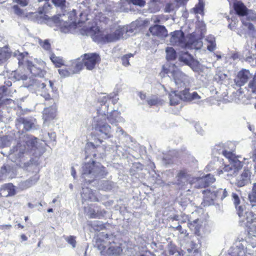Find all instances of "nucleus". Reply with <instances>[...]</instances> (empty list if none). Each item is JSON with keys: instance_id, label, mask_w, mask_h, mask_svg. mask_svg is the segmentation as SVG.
Listing matches in <instances>:
<instances>
[{"instance_id": "b1692460", "label": "nucleus", "mask_w": 256, "mask_h": 256, "mask_svg": "<svg viewBox=\"0 0 256 256\" xmlns=\"http://www.w3.org/2000/svg\"><path fill=\"white\" fill-rule=\"evenodd\" d=\"M183 101L191 102L194 101L195 102H200L202 96H200L196 92L192 93L189 92V88H186L184 90Z\"/></svg>"}, {"instance_id": "5fc2aeb1", "label": "nucleus", "mask_w": 256, "mask_h": 256, "mask_svg": "<svg viewBox=\"0 0 256 256\" xmlns=\"http://www.w3.org/2000/svg\"><path fill=\"white\" fill-rule=\"evenodd\" d=\"M13 55L18 60L19 65L23 64V60L24 58V54L20 53L18 51H16L13 52Z\"/></svg>"}, {"instance_id": "2f4dec72", "label": "nucleus", "mask_w": 256, "mask_h": 256, "mask_svg": "<svg viewBox=\"0 0 256 256\" xmlns=\"http://www.w3.org/2000/svg\"><path fill=\"white\" fill-rule=\"evenodd\" d=\"M250 76V72L248 70H242L240 71L238 74L239 80L237 82V84L240 86L244 85L248 82Z\"/></svg>"}, {"instance_id": "f704fd0d", "label": "nucleus", "mask_w": 256, "mask_h": 256, "mask_svg": "<svg viewBox=\"0 0 256 256\" xmlns=\"http://www.w3.org/2000/svg\"><path fill=\"white\" fill-rule=\"evenodd\" d=\"M200 220L198 218H196L194 220H190L188 222L187 226L192 230H194L195 232H198L200 227Z\"/></svg>"}, {"instance_id": "72a5a7b5", "label": "nucleus", "mask_w": 256, "mask_h": 256, "mask_svg": "<svg viewBox=\"0 0 256 256\" xmlns=\"http://www.w3.org/2000/svg\"><path fill=\"white\" fill-rule=\"evenodd\" d=\"M202 46V42L200 40H190L186 41V46L185 48L188 49H200Z\"/></svg>"}, {"instance_id": "4468645a", "label": "nucleus", "mask_w": 256, "mask_h": 256, "mask_svg": "<svg viewBox=\"0 0 256 256\" xmlns=\"http://www.w3.org/2000/svg\"><path fill=\"white\" fill-rule=\"evenodd\" d=\"M16 126L18 129H20L22 126L23 129L26 131L34 130L40 128L36 119L26 118L22 117H20L16 120Z\"/></svg>"}, {"instance_id": "9b49d317", "label": "nucleus", "mask_w": 256, "mask_h": 256, "mask_svg": "<svg viewBox=\"0 0 256 256\" xmlns=\"http://www.w3.org/2000/svg\"><path fill=\"white\" fill-rule=\"evenodd\" d=\"M112 242H114L113 236L102 233L98 236L94 246L100 250L101 254H106V249H108Z\"/></svg>"}, {"instance_id": "6ab92c4d", "label": "nucleus", "mask_w": 256, "mask_h": 256, "mask_svg": "<svg viewBox=\"0 0 256 256\" xmlns=\"http://www.w3.org/2000/svg\"><path fill=\"white\" fill-rule=\"evenodd\" d=\"M251 172L248 168H244L242 173L237 176L236 184L242 187L250 183Z\"/></svg>"}, {"instance_id": "c756f323", "label": "nucleus", "mask_w": 256, "mask_h": 256, "mask_svg": "<svg viewBox=\"0 0 256 256\" xmlns=\"http://www.w3.org/2000/svg\"><path fill=\"white\" fill-rule=\"evenodd\" d=\"M81 196L82 199L85 201H96L97 200L92 190L88 188H82Z\"/></svg>"}, {"instance_id": "473e14b6", "label": "nucleus", "mask_w": 256, "mask_h": 256, "mask_svg": "<svg viewBox=\"0 0 256 256\" xmlns=\"http://www.w3.org/2000/svg\"><path fill=\"white\" fill-rule=\"evenodd\" d=\"M38 179L39 176L38 174H36L32 178H30V179L21 182L19 184V186L21 189H26L36 184Z\"/></svg>"}, {"instance_id": "2eb2a0df", "label": "nucleus", "mask_w": 256, "mask_h": 256, "mask_svg": "<svg viewBox=\"0 0 256 256\" xmlns=\"http://www.w3.org/2000/svg\"><path fill=\"white\" fill-rule=\"evenodd\" d=\"M131 248H128L124 247V248H122L114 242H112L110 246L106 249V254L114 256H131Z\"/></svg>"}, {"instance_id": "393cba45", "label": "nucleus", "mask_w": 256, "mask_h": 256, "mask_svg": "<svg viewBox=\"0 0 256 256\" xmlns=\"http://www.w3.org/2000/svg\"><path fill=\"white\" fill-rule=\"evenodd\" d=\"M15 173L12 167L10 166H4L0 170V180L5 178L12 179L15 176Z\"/></svg>"}, {"instance_id": "5701e85b", "label": "nucleus", "mask_w": 256, "mask_h": 256, "mask_svg": "<svg viewBox=\"0 0 256 256\" xmlns=\"http://www.w3.org/2000/svg\"><path fill=\"white\" fill-rule=\"evenodd\" d=\"M149 31L153 36L160 38H164L168 36V31L164 26L156 24L150 26Z\"/></svg>"}, {"instance_id": "603ef678", "label": "nucleus", "mask_w": 256, "mask_h": 256, "mask_svg": "<svg viewBox=\"0 0 256 256\" xmlns=\"http://www.w3.org/2000/svg\"><path fill=\"white\" fill-rule=\"evenodd\" d=\"M173 230H178L181 234L187 235V230L183 228L182 226L180 224H178V226H171L170 227Z\"/></svg>"}, {"instance_id": "cd10ccee", "label": "nucleus", "mask_w": 256, "mask_h": 256, "mask_svg": "<svg viewBox=\"0 0 256 256\" xmlns=\"http://www.w3.org/2000/svg\"><path fill=\"white\" fill-rule=\"evenodd\" d=\"M12 54V52L8 46L0 48V65L4 64Z\"/></svg>"}, {"instance_id": "bf43d9fd", "label": "nucleus", "mask_w": 256, "mask_h": 256, "mask_svg": "<svg viewBox=\"0 0 256 256\" xmlns=\"http://www.w3.org/2000/svg\"><path fill=\"white\" fill-rule=\"evenodd\" d=\"M204 4L202 2L200 1L198 4L194 8V12L196 14H203Z\"/></svg>"}, {"instance_id": "a878e982", "label": "nucleus", "mask_w": 256, "mask_h": 256, "mask_svg": "<svg viewBox=\"0 0 256 256\" xmlns=\"http://www.w3.org/2000/svg\"><path fill=\"white\" fill-rule=\"evenodd\" d=\"M233 7L236 14L240 16H246L248 10L241 1L234 2Z\"/></svg>"}, {"instance_id": "6e6552de", "label": "nucleus", "mask_w": 256, "mask_h": 256, "mask_svg": "<svg viewBox=\"0 0 256 256\" xmlns=\"http://www.w3.org/2000/svg\"><path fill=\"white\" fill-rule=\"evenodd\" d=\"M204 200L202 204L204 206H209L214 204V200L216 198H220L221 200L226 198L228 192L226 188H219L217 190H206L203 191Z\"/></svg>"}, {"instance_id": "aec40b11", "label": "nucleus", "mask_w": 256, "mask_h": 256, "mask_svg": "<svg viewBox=\"0 0 256 256\" xmlns=\"http://www.w3.org/2000/svg\"><path fill=\"white\" fill-rule=\"evenodd\" d=\"M84 212L90 218H100L105 214V212L100 210L98 207L92 208L90 206L84 207Z\"/></svg>"}, {"instance_id": "423d86ee", "label": "nucleus", "mask_w": 256, "mask_h": 256, "mask_svg": "<svg viewBox=\"0 0 256 256\" xmlns=\"http://www.w3.org/2000/svg\"><path fill=\"white\" fill-rule=\"evenodd\" d=\"M46 82H42L37 78H29L28 80L25 82L24 87L27 88L32 92H40V95L46 100H49L52 98L54 96H51L50 94L48 92V89L46 88Z\"/></svg>"}, {"instance_id": "f257e3e1", "label": "nucleus", "mask_w": 256, "mask_h": 256, "mask_svg": "<svg viewBox=\"0 0 256 256\" xmlns=\"http://www.w3.org/2000/svg\"><path fill=\"white\" fill-rule=\"evenodd\" d=\"M234 147V143L228 142L226 144H216L212 150V153L215 156L222 154L228 158L230 162V164L225 166L220 172L222 174H226L225 176H234L242 167V163L235 156Z\"/></svg>"}, {"instance_id": "7c9ffc66", "label": "nucleus", "mask_w": 256, "mask_h": 256, "mask_svg": "<svg viewBox=\"0 0 256 256\" xmlns=\"http://www.w3.org/2000/svg\"><path fill=\"white\" fill-rule=\"evenodd\" d=\"M179 60L183 62L185 64L190 66L192 69L193 64L194 63L193 58L188 52H182L178 58Z\"/></svg>"}, {"instance_id": "e433bc0d", "label": "nucleus", "mask_w": 256, "mask_h": 256, "mask_svg": "<svg viewBox=\"0 0 256 256\" xmlns=\"http://www.w3.org/2000/svg\"><path fill=\"white\" fill-rule=\"evenodd\" d=\"M98 114H104L106 116V118L108 121L112 124L120 121V118L118 116V113H98Z\"/></svg>"}, {"instance_id": "ea45409f", "label": "nucleus", "mask_w": 256, "mask_h": 256, "mask_svg": "<svg viewBox=\"0 0 256 256\" xmlns=\"http://www.w3.org/2000/svg\"><path fill=\"white\" fill-rule=\"evenodd\" d=\"M230 256H246L243 247L236 246L234 248L230 253Z\"/></svg>"}, {"instance_id": "a211bd4d", "label": "nucleus", "mask_w": 256, "mask_h": 256, "mask_svg": "<svg viewBox=\"0 0 256 256\" xmlns=\"http://www.w3.org/2000/svg\"><path fill=\"white\" fill-rule=\"evenodd\" d=\"M83 57V63L88 70L94 69L96 64L100 61V56L96 53L85 54Z\"/></svg>"}, {"instance_id": "e2e57ef3", "label": "nucleus", "mask_w": 256, "mask_h": 256, "mask_svg": "<svg viewBox=\"0 0 256 256\" xmlns=\"http://www.w3.org/2000/svg\"><path fill=\"white\" fill-rule=\"evenodd\" d=\"M241 20L243 26L246 27L249 30L254 31L255 30L254 27L252 23L245 22L244 18H242Z\"/></svg>"}, {"instance_id": "1a4fd4ad", "label": "nucleus", "mask_w": 256, "mask_h": 256, "mask_svg": "<svg viewBox=\"0 0 256 256\" xmlns=\"http://www.w3.org/2000/svg\"><path fill=\"white\" fill-rule=\"evenodd\" d=\"M106 116L104 114H98L94 118L93 126L95 130L100 132L99 134L104 138L112 136L111 127L106 122Z\"/></svg>"}, {"instance_id": "de8ad7c7", "label": "nucleus", "mask_w": 256, "mask_h": 256, "mask_svg": "<svg viewBox=\"0 0 256 256\" xmlns=\"http://www.w3.org/2000/svg\"><path fill=\"white\" fill-rule=\"evenodd\" d=\"M52 1L56 7L61 10H63L66 8V0H52Z\"/></svg>"}, {"instance_id": "8fccbe9b", "label": "nucleus", "mask_w": 256, "mask_h": 256, "mask_svg": "<svg viewBox=\"0 0 256 256\" xmlns=\"http://www.w3.org/2000/svg\"><path fill=\"white\" fill-rule=\"evenodd\" d=\"M3 93L2 88H0V108L2 107V109H4V107L6 106V104L14 102L13 100L10 99L2 100Z\"/></svg>"}, {"instance_id": "dca6fc26", "label": "nucleus", "mask_w": 256, "mask_h": 256, "mask_svg": "<svg viewBox=\"0 0 256 256\" xmlns=\"http://www.w3.org/2000/svg\"><path fill=\"white\" fill-rule=\"evenodd\" d=\"M190 176L186 170H180L176 176L174 184L179 189L186 190V186L188 184V181L190 180Z\"/></svg>"}, {"instance_id": "c9c22d12", "label": "nucleus", "mask_w": 256, "mask_h": 256, "mask_svg": "<svg viewBox=\"0 0 256 256\" xmlns=\"http://www.w3.org/2000/svg\"><path fill=\"white\" fill-rule=\"evenodd\" d=\"M56 116V113H44L42 116L44 125L48 126Z\"/></svg>"}, {"instance_id": "4c0bfd02", "label": "nucleus", "mask_w": 256, "mask_h": 256, "mask_svg": "<svg viewBox=\"0 0 256 256\" xmlns=\"http://www.w3.org/2000/svg\"><path fill=\"white\" fill-rule=\"evenodd\" d=\"M12 76L16 80L20 81L22 80V86H24L25 82L28 81V78L26 74H22V73H20L18 72H13L12 74Z\"/></svg>"}, {"instance_id": "69168bd1", "label": "nucleus", "mask_w": 256, "mask_h": 256, "mask_svg": "<svg viewBox=\"0 0 256 256\" xmlns=\"http://www.w3.org/2000/svg\"><path fill=\"white\" fill-rule=\"evenodd\" d=\"M2 147L8 146L10 144V139L8 136H4L2 138Z\"/></svg>"}, {"instance_id": "774afa93", "label": "nucleus", "mask_w": 256, "mask_h": 256, "mask_svg": "<svg viewBox=\"0 0 256 256\" xmlns=\"http://www.w3.org/2000/svg\"><path fill=\"white\" fill-rule=\"evenodd\" d=\"M94 229L96 230L100 231L105 228L104 225L100 222H96V224H94Z\"/></svg>"}, {"instance_id": "58836bf2", "label": "nucleus", "mask_w": 256, "mask_h": 256, "mask_svg": "<svg viewBox=\"0 0 256 256\" xmlns=\"http://www.w3.org/2000/svg\"><path fill=\"white\" fill-rule=\"evenodd\" d=\"M206 40L208 42L207 49L210 52L214 51L216 47L215 38L212 36H209L206 37Z\"/></svg>"}, {"instance_id": "20e7f679", "label": "nucleus", "mask_w": 256, "mask_h": 256, "mask_svg": "<svg viewBox=\"0 0 256 256\" xmlns=\"http://www.w3.org/2000/svg\"><path fill=\"white\" fill-rule=\"evenodd\" d=\"M232 200L237 210L238 214L240 217V222L244 223L248 228V233L250 236H256V216L251 212H244V207L240 206V199L238 194L232 193Z\"/></svg>"}, {"instance_id": "6e6d98bb", "label": "nucleus", "mask_w": 256, "mask_h": 256, "mask_svg": "<svg viewBox=\"0 0 256 256\" xmlns=\"http://www.w3.org/2000/svg\"><path fill=\"white\" fill-rule=\"evenodd\" d=\"M39 44L44 49L47 50H50V44L48 40H46L44 41L40 40H39Z\"/></svg>"}, {"instance_id": "49530a36", "label": "nucleus", "mask_w": 256, "mask_h": 256, "mask_svg": "<svg viewBox=\"0 0 256 256\" xmlns=\"http://www.w3.org/2000/svg\"><path fill=\"white\" fill-rule=\"evenodd\" d=\"M109 104L106 102H100L97 105L98 112H106L108 110Z\"/></svg>"}, {"instance_id": "f03ea898", "label": "nucleus", "mask_w": 256, "mask_h": 256, "mask_svg": "<svg viewBox=\"0 0 256 256\" xmlns=\"http://www.w3.org/2000/svg\"><path fill=\"white\" fill-rule=\"evenodd\" d=\"M84 32L86 36H90L94 39L104 42H112L120 38H126L130 36V33H132V30L128 26H118L113 33L105 34L100 30L99 28L94 24L91 26L84 28L82 30Z\"/></svg>"}, {"instance_id": "c85d7f7f", "label": "nucleus", "mask_w": 256, "mask_h": 256, "mask_svg": "<svg viewBox=\"0 0 256 256\" xmlns=\"http://www.w3.org/2000/svg\"><path fill=\"white\" fill-rule=\"evenodd\" d=\"M164 102V100L156 95H151L146 99V104L150 106H158L162 105Z\"/></svg>"}, {"instance_id": "9d476101", "label": "nucleus", "mask_w": 256, "mask_h": 256, "mask_svg": "<svg viewBox=\"0 0 256 256\" xmlns=\"http://www.w3.org/2000/svg\"><path fill=\"white\" fill-rule=\"evenodd\" d=\"M62 68L58 70L61 77L65 78L78 72L82 68V64L76 60H74L62 66Z\"/></svg>"}, {"instance_id": "f8f14e48", "label": "nucleus", "mask_w": 256, "mask_h": 256, "mask_svg": "<svg viewBox=\"0 0 256 256\" xmlns=\"http://www.w3.org/2000/svg\"><path fill=\"white\" fill-rule=\"evenodd\" d=\"M52 9V6L48 2H46L42 6H40L38 12H31L30 14L33 18V20L38 23L42 22L44 19L49 18L47 14H49Z\"/></svg>"}, {"instance_id": "09e8293b", "label": "nucleus", "mask_w": 256, "mask_h": 256, "mask_svg": "<svg viewBox=\"0 0 256 256\" xmlns=\"http://www.w3.org/2000/svg\"><path fill=\"white\" fill-rule=\"evenodd\" d=\"M168 251L169 256H182L180 252L175 246L172 245L168 246Z\"/></svg>"}, {"instance_id": "39448f33", "label": "nucleus", "mask_w": 256, "mask_h": 256, "mask_svg": "<svg viewBox=\"0 0 256 256\" xmlns=\"http://www.w3.org/2000/svg\"><path fill=\"white\" fill-rule=\"evenodd\" d=\"M19 138V142L16 146L11 150L19 158L28 152L34 154L36 150L40 146L38 139L33 136L22 134Z\"/></svg>"}, {"instance_id": "ddd939ff", "label": "nucleus", "mask_w": 256, "mask_h": 256, "mask_svg": "<svg viewBox=\"0 0 256 256\" xmlns=\"http://www.w3.org/2000/svg\"><path fill=\"white\" fill-rule=\"evenodd\" d=\"M215 180L213 175L208 174L204 176L193 178L190 180V184L195 188H200L209 186Z\"/></svg>"}, {"instance_id": "052dcab7", "label": "nucleus", "mask_w": 256, "mask_h": 256, "mask_svg": "<svg viewBox=\"0 0 256 256\" xmlns=\"http://www.w3.org/2000/svg\"><path fill=\"white\" fill-rule=\"evenodd\" d=\"M46 82L47 83H48L49 86L51 88L50 92H49L51 96H54L51 99L54 98H56L57 96V90H54L53 88V82L50 80H46Z\"/></svg>"}, {"instance_id": "bb28decb", "label": "nucleus", "mask_w": 256, "mask_h": 256, "mask_svg": "<svg viewBox=\"0 0 256 256\" xmlns=\"http://www.w3.org/2000/svg\"><path fill=\"white\" fill-rule=\"evenodd\" d=\"M184 90L180 92H172L169 94L170 102V105L177 104L180 100H183Z\"/></svg>"}, {"instance_id": "4d7b16f0", "label": "nucleus", "mask_w": 256, "mask_h": 256, "mask_svg": "<svg viewBox=\"0 0 256 256\" xmlns=\"http://www.w3.org/2000/svg\"><path fill=\"white\" fill-rule=\"evenodd\" d=\"M132 56V54H130L124 55L122 58V62L124 66H127L130 65L129 58Z\"/></svg>"}, {"instance_id": "c03bdc74", "label": "nucleus", "mask_w": 256, "mask_h": 256, "mask_svg": "<svg viewBox=\"0 0 256 256\" xmlns=\"http://www.w3.org/2000/svg\"><path fill=\"white\" fill-rule=\"evenodd\" d=\"M166 58L168 60H174L176 57V54L174 48L168 47L166 48Z\"/></svg>"}, {"instance_id": "37998d69", "label": "nucleus", "mask_w": 256, "mask_h": 256, "mask_svg": "<svg viewBox=\"0 0 256 256\" xmlns=\"http://www.w3.org/2000/svg\"><path fill=\"white\" fill-rule=\"evenodd\" d=\"M252 192L248 195V198L252 207L256 206V182L253 184Z\"/></svg>"}, {"instance_id": "13d9d810", "label": "nucleus", "mask_w": 256, "mask_h": 256, "mask_svg": "<svg viewBox=\"0 0 256 256\" xmlns=\"http://www.w3.org/2000/svg\"><path fill=\"white\" fill-rule=\"evenodd\" d=\"M190 220L189 217L188 215L185 214H182L180 216L179 221L178 224H182L185 223H188Z\"/></svg>"}, {"instance_id": "7ed1b4c3", "label": "nucleus", "mask_w": 256, "mask_h": 256, "mask_svg": "<svg viewBox=\"0 0 256 256\" xmlns=\"http://www.w3.org/2000/svg\"><path fill=\"white\" fill-rule=\"evenodd\" d=\"M106 174L107 172L104 166L100 163L96 162L88 156H86L82 170V178L86 182L90 184L95 179L102 178Z\"/></svg>"}, {"instance_id": "0eeeda50", "label": "nucleus", "mask_w": 256, "mask_h": 256, "mask_svg": "<svg viewBox=\"0 0 256 256\" xmlns=\"http://www.w3.org/2000/svg\"><path fill=\"white\" fill-rule=\"evenodd\" d=\"M166 73L170 74V76L172 78L176 86L178 88L186 87L188 86L191 81V78L180 71L178 68L173 65Z\"/></svg>"}, {"instance_id": "680f3d73", "label": "nucleus", "mask_w": 256, "mask_h": 256, "mask_svg": "<svg viewBox=\"0 0 256 256\" xmlns=\"http://www.w3.org/2000/svg\"><path fill=\"white\" fill-rule=\"evenodd\" d=\"M76 238L74 236H69L65 238L66 240L70 245L72 246V248H74L76 246Z\"/></svg>"}, {"instance_id": "4be33fe9", "label": "nucleus", "mask_w": 256, "mask_h": 256, "mask_svg": "<svg viewBox=\"0 0 256 256\" xmlns=\"http://www.w3.org/2000/svg\"><path fill=\"white\" fill-rule=\"evenodd\" d=\"M27 68L30 72L35 76H39L40 78L44 77L45 74V71L37 64H34L30 61L26 62Z\"/></svg>"}, {"instance_id": "3c124183", "label": "nucleus", "mask_w": 256, "mask_h": 256, "mask_svg": "<svg viewBox=\"0 0 256 256\" xmlns=\"http://www.w3.org/2000/svg\"><path fill=\"white\" fill-rule=\"evenodd\" d=\"M20 166L24 170H28V168H36V166L34 164L32 160L29 161L24 162H20Z\"/></svg>"}, {"instance_id": "0e129e2a", "label": "nucleus", "mask_w": 256, "mask_h": 256, "mask_svg": "<svg viewBox=\"0 0 256 256\" xmlns=\"http://www.w3.org/2000/svg\"><path fill=\"white\" fill-rule=\"evenodd\" d=\"M248 86L252 92L256 93V77H254L252 80L250 82Z\"/></svg>"}, {"instance_id": "338daca9", "label": "nucleus", "mask_w": 256, "mask_h": 256, "mask_svg": "<svg viewBox=\"0 0 256 256\" xmlns=\"http://www.w3.org/2000/svg\"><path fill=\"white\" fill-rule=\"evenodd\" d=\"M246 16H247V18L249 20H256V13L252 10H248Z\"/></svg>"}, {"instance_id": "412c9836", "label": "nucleus", "mask_w": 256, "mask_h": 256, "mask_svg": "<svg viewBox=\"0 0 256 256\" xmlns=\"http://www.w3.org/2000/svg\"><path fill=\"white\" fill-rule=\"evenodd\" d=\"M15 186L12 183L5 184L0 188V195L4 197L12 196L16 194Z\"/></svg>"}, {"instance_id": "864d4df0", "label": "nucleus", "mask_w": 256, "mask_h": 256, "mask_svg": "<svg viewBox=\"0 0 256 256\" xmlns=\"http://www.w3.org/2000/svg\"><path fill=\"white\" fill-rule=\"evenodd\" d=\"M246 252L248 254L254 255L256 254V246L254 244H248L246 248Z\"/></svg>"}, {"instance_id": "79ce46f5", "label": "nucleus", "mask_w": 256, "mask_h": 256, "mask_svg": "<svg viewBox=\"0 0 256 256\" xmlns=\"http://www.w3.org/2000/svg\"><path fill=\"white\" fill-rule=\"evenodd\" d=\"M12 8L14 10V14H16L18 16H26L30 18H31L32 20H33V18L32 16V15L30 14L31 12H30L26 14L24 11L17 5L14 6Z\"/></svg>"}, {"instance_id": "f3484780", "label": "nucleus", "mask_w": 256, "mask_h": 256, "mask_svg": "<svg viewBox=\"0 0 256 256\" xmlns=\"http://www.w3.org/2000/svg\"><path fill=\"white\" fill-rule=\"evenodd\" d=\"M170 44L184 48L186 46V40L184 33L181 30H176L170 33Z\"/></svg>"}, {"instance_id": "a19ab883", "label": "nucleus", "mask_w": 256, "mask_h": 256, "mask_svg": "<svg viewBox=\"0 0 256 256\" xmlns=\"http://www.w3.org/2000/svg\"><path fill=\"white\" fill-rule=\"evenodd\" d=\"M50 59L56 66L60 68L65 64L62 58L59 56H56L54 54L50 55Z\"/></svg>"}, {"instance_id": "a18cd8bd", "label": "nucleus", "mask_w": 256, "mask_h": 256, "mask_svg": "<svg viewBox=\"0 0 256 256\" xmlns=\"http://www.w3.org/2000/svg\"><path fill=\"white\" fill-rule=\"evenodd\" d=\"M113 182L108 180H102L100 182V188L104 190H109L112 188Z\"/></svg>"}]
</instances>
